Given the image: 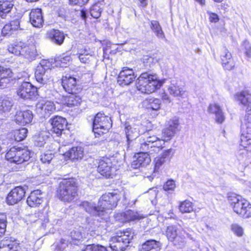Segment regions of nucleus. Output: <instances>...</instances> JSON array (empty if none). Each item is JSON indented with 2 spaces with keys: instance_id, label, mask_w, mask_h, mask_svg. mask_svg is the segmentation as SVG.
Listing matches in <instances>:
<instances>
[{
  "instance_id": "obj_43",
  "label": "nucleus",
  "mask_w": 251,
  "mask_h": 251,
  "mask_svg": "<svg viewBox=\"0 0 251 251\" xmlns=\"http://www.w3.org/2000/svg\"><path fill=\"white\" fill-rule=\"evenodd\" d=\"M7 217L5 214L0 213V236H2L6 230Z\"/></svg>"
},
{
  "instance_id": "obj_59",
  "label": "nucleus",
  "mask_w": 251,
  "mask_h": 251,
  "mask_svg": "<svg viewBox=\"0 0 251 251\" xmlns=\"http://www.w3.org/2000/svg\"><path fill=\"white\" fill-rule=\"evenodd\" d=\"M173 149H170L167 150H165L162 153L161 157H163L165 160L166 159L169 158L170 156L173 154Z\"/></svg>"
},
{
  "instance_id": "obj_37",
  "label": "nucleus",
  "mask_w": 251,
  "mask_h": 251,
  "mask_svg": "<svg viewBox=\"0 0 251 251\" xmlns=\"http://www.w3.org/2000/svg\"><path fill=\"white\" fill-rule=\"evenodd\" d=\"M122 215L124 218L123 221L124 222H128L140 219L138 213L131 210L125 211Z\"/></svg>"
},
{
  "instance_id": "obj_32",
  "label": "nucleus",
  "mask_w": 251,
  "mask_h": 251,
  "mask_svg": "<svg viewBox=\"0 0 251 251\" xmlns=\"http://www.w3.org/2000/svg\"><path fill=\"white\" fill-rule=\"evenodd\" d=\"M37 51L34 45H24L23 48L22 55L29 61L35 59L37 56Z\"/></svg>"
},
{
  "instance_id": "obj_48",
  "label": "nucleus",
  "mask_w": 251,
  "mask_h": 251,
  "mask_svg": "<svg viewBox=\"0 0 251 251\" xmlns=\"http://www.w3.org/2000/svg\"><path fill=\"white\" fill-rule=\"evenodd\" d=\"M47 111V115H50L55 111V106L54 103L50 101H44Z\"/></svg>"
},
{
  "instance_id": "obj_45",
  "label": "nucleus",
  "mask_w": 251,
  "mask_h": 251,
  "mask_svg": "<svg viewBox=\"0 0 251 251\" xmlns=\"http://www.w3.org/2000/svg\"><path fill=\"white\" fill-rule=\"evenodd\" d=\"M82 251H107L105 247L100 245L91 244L86 246Z\"/></svg>"
},
{
  "instance_id": "obj_62",
  "label": "nucleus",
  "mask_w": 251,
  "mask_h": 251,
  "mask_svg": "<svg viewBox=\"0 0 251 251\" xmlns=\"http://www.w3.org/2000/svg\"><path fill=\"white\" fill-rule=\"evenodd\" d=\"M244 45L245 46V54L248 57H251V47L249 46V43L245 42Z\"/></svg>"
},
{
  "instance_id": "obj_40",
  "label": "nucleus",
  "mask_w": 251,
  "mask_h": 251,
  "mask_svg": "<svg viewBox=\"0 0 251 251\" xmlns=\"http://www.w3.org/2000/svg\"><path fill=\"white\" fill-rule=\"evenodd\" d=\"M236 97L238 100L244 105L248 106V104L251 102V101L250 100L251 95L246 92H241L239 94L237 95Z\"/></svg>"
},
{
  "instance_id": "obj_41",
  "label": "nucleus",
  "mask_w": 251,
  "mask_h": 251,
  "mask_svg": "<svg viewBox=\"0 0 251 251\" xmlns=\"http://www.w3.org/2000/svg\"><path fill=\"white\" fill-rule=\"evenodd\" d=\"M24 46V44L21 42L17 43V44L11 45L8 47V50L10 52H11L16 55H22V52Z\"/></svg>"
},
{
  "instance_id": "obj_61",
  "label": "nucleus",
  "mask_w": 251,
  "mask_h": 251,
  "mask_svg": "<svg viewBox=\"0 0 251 251\" xmlns=\"http://www.w3.org/2000/svg\"><path fill=\"white\" fill-rule=\"evenodd\" d=\"M246 137L243 135H242L241 137V146H243L244 148L247 147V145L249 144H251V140L250 139H246Z\"/></svg>"
},
{
  "instance_id": "obj_39",
  "label": "nucleus",
  "mask_w": 251,
  "mask_h": 251,
  "mask_svg": "<svg viewBox=\"0 0 251 251\" xmlns=\"http://www.w3.org/2000/svg\"><path fill=\"white\" fill-rule=\"evenodd\" d=\"M179 210L181 213H190L193 211L192 203L189 201L181 202L179 205Z\"/></svg>"
},
{
  "instance_id": "obj_49",
  "label": "nucleus",
  "mask_w": 251,
  "mask_h": 251,
  "mask_svg": "<svg viewBox=\"0 0 251 251\" xmlns=\"http://www.w3.org/2000/svg\"><path fill=\"white\" fill-rule=\"evenodd\" d=\"M54 157L53 154L51 153H45L41 155L40 160L43 163L49 164Z\"/></svg>"
},
{
  "instance_id": "obj_11",
  "label": "nucleus",
  "mask_w": 251,
  "mask_h": 251,
  "mask_svg": "<svg viewBox=\"0 0 251 251\" xmlns=\"http://www.w3.org/2000/svg\"><path fill=\"white\" fill-rule=\"evenodd\" d=\"M47 62L45 61H42L37 66L35 72V77L36 80L40 83L46 84L50 78L51 70L49 66L46 65Z\"/></svg>"
},
{
  "instance_id": "obj_53",
  "label": "nucleus",
  "mask_w": 251,
  "mask_h": 251,
  "mask_svg": "<svg viewBox=\"0 0 251 251\" xmlns=\"http://www.w3.org/2000/svg\"><path fill=\"white\" fill-rule=\"evenodd\" d=\"M176 131L172 130V129H169L167 126L163 130V134L164 137L171 138L174 135Z\"/></svg>"
},
{
  "instance_id": "obj_18",
  "label": "nucleus",
  "mask_w": 251,
  "mask_h": 251,
  "mask_svg": "<svg viewBox=\"0 0 251 251\" xmlns=\"http://www.w3.org/2000/svg\"><path fill=\"white\" fill-rule=\"evenodd\" d=\"M178 228L177 226L172 225L168 226L166 229V236L168 240L171 242H174L175 244H178L180 245H183L184 237L179 235L177 232Z\"/></svg>"
},
{
  "instance_id": "obj_35",
  "label": "nucleus",
  "mask_w": 251,
  "mask_h": 251,
  "mask_svg": "<svg viewBox=\"0 0 251 251\" xmlns=\"http://www.w3.org/2000/svg\"><path fill=\"white\" fill-rule=\"evenodd\" d=\"M66 100V103L68 107H72L78 106L82 102V100L80 96L76 94H71Z\"/></svg>"
},
{
  "instance_id": "obj_9",
  "label": "nucleus",
  "mask_w": 251,
  "mask_h": 251,
  "mask_svg": "<svg viewBox=\"0 0 251 251\" xmlns=\"http://www.w3.org/2000/svg\"><path fill=\"white\" fill-rule=\"evenodd\" d=\"M93 130L99 135L107 132L112 126L111 118L101 112L97 113L93 119Z\"/></svg>"
},
{
  "instance_id": "obj_19",
  "label": "nucleus",
  "mask_w": 251,
  "mask_h": 251,
  "mask_svg": "<svg viewBox=\"0 0 251 251\" xmlns=\"http://www.w3.org/2000/svg\"><path fill=\"white\" fill-rule=\"evenodd\" d=\"M223 67L228 71L234 68L235 63L233 60L231 53L226 48L222 49L220 55Z\"/></svg>"
},
{
  "instance_id": "obj_30",
  "label": "nucleus",
  "mask_w": 251,
  "mask_h": 251,
  "mask_svg": "<svg viewBox=\"0 0 251 251\" xmlns=\"http://www.w3.org/2000/svg\"><path fill=\"white\" fill-rule=\"evenodd\" d=\"M47 36L52 43L58 45H61L65 39V35L63 32L53 29L49 31Z\"/></svg>"
},
{
  "instance_id": "obj_14",
  "label": "nucleus",
  "mask_w": 251,
  "mask_h": 251,
  "mask_svg": "<svg viewBox=\"0 0 251 251\" xmlns=\"http://www.w3.org/2000/svg\"><path fill=\"white\" fill-rule=\"evenodd\" d=\"M62 83L64 89L69 94H77L81 90V88L78 84L76 78L74 77H64Z\"/></svg>"
},
{
  "instance_id": "obj_3",
  "label": "nucleus",
  "mask_w": 251,
  "mask_h": 251,
  "mask_svg": "<svg viewBox=\"0 0 251 251\" xmlns=\"http://www.w3.org/2000/svg\"><path fill=\"white\" fill-rule=\"evenodd\" d=\"M149 133H145V138L139 139V148L141 151H146L154 155L158 153L163 148L165 139H160L155 135H149Z\"/></svg>"
},
{
  "instance_id": "obj_52",
  "label": "nucleus",
  "mask_w": 251,
  "mask_h": 251,
  "mask_svg": "<svg viewBox=\"0 0 251 251\" xmlns=\"http://www.w3.org/2000/svg\"><path fill=\"white\" fill-rule=\"evenodd\" d=\"M71 238L73 240H80L82 238L81 232L78 230H73L70 233Z\"/></svg>"
},
{
  "instance_id": "obj_55",
  "label": "nucleus",
  "mask_w": 251,
  "mask_h": 251,
  "mask_svg": "<svg viewBox=\"0 0 251 251\" xmlns=\"http://www.w3.org/2000/svg\"><path fill=\"white\" fill-rule=\"evenodd\" d=\"M71 57L70 56L62 54L58 58V61H60L62 65L67 64L71 60Z\"/></svg>"
},
{
  "instance_id": "obj_56",
  "label": "nucleus",
  "mask_w": 251,
  "mask_h": 251,
  "mask_svg": "<svg viewBox=\"0 0 251 251\" xmlns=\"http://www.w3.org/2000/svg\"><path fill=\"white\" fill-rule=\"evenodd\" d=\"M10 25L14 30L21 29L20 28V21L19 19H15L11 21Z\"/></svg>"
},
{
  "instance_id": "obj_17",
  "label": "nucleus",
  "mask_w": 251,
  "mask_h": 251,
  "mask_svg": "<svg viewBox=\"0 0 251 251\" xmlns=\"http://www.w3.org/2000/svg\"><path fill=\"white\" fill-rule=\"evenodd\" d=\"M150 154L147 152L144 151L136 154L134 156L135 160L131 163V167L135 169L147 166L151 162Z\"/></svg>"
},
{
  "instance_id": "obj_29",
  "label": "nucleus",
  "mask_w": 251,
  "mask_h": 251,
  "mask_svg": "<svg viewBox=\"0 0 251 251\" xmlns=\"http://www.w3.org/2000/svg\"><path fill=\"white\" fill-rule=\"evenodd\" d=\"M64 155L73 161L79 160L84 156V149L81 147H73L65 152Z\"/></svg>"
},
{
  "instance_id": "obj_28",
  "label": "nucleus",
  "mask_w": 251,
  "mask_h": 251,
  "mask_svg": "<svg viewBox=\"0 0 251 251\" xmlns=\"http://www.w3.org/2000/svg\"><path fill=\"white\" fill-rule=\"evenodd\" d=\"M12 76L13 73L10 69L0 66V89L6 87Z\"/></svg>"
},
{
  "instance_id": "obj_7",
  "label": "nucleus",
  "mask_w": 251,
  "mask_h": 251,
  "mask_svg": "<svg viewBox=\"0 0 251 251\" xmlns=\"http://www.w3.org/2000/svg\"><path fill=\"white\" fill-rule=\"evenodd\" d=\"M132 238L133 236L128 231L118 233L111 238L109 246L112 251H124Z\"/></svg>"
},
{
  "instance_id": "obj_22",
  "label": "nucleus",
  "mask_w": 251,
  "mask_h": 251,
  "mask_svg": "<svg viewBox=\"0 0 251 251\" xmlns=\"http://www.w3.org/2000/svg\"><path fill=\"white\" fill-rule=\"evenodd\" d=\"M29 21L34 27H40L43 26L44 20L41 9L36 8L31 10L29 14Z\"/></svg>"
},
{
  "instance_id": "obj_23",
  "label": "nucleus",
  "mask_w": 251,
  "mask_h": 251,
  "mask_svg": "<svg viewBox=\"0 0 251 251\" xmlns=\"http://www.w3.org/2000/svg\"><path fill=\"white\" fill-rule=\"evenodd\" d=\"M32 119V112L29 110L18 111L15 116L16 123L23 125L30 123Z\"/></svg>"
},
{
  "instance_id": "obj_33",
  "label": "nucleus",
  "mask_w": 251,
  "mask_h": 251,
  "mask_svg": "<svg viewBox=\"0 0 251 251\" xmlns=\"http://www.w3.org/2000/svg\"><path fill=\"white\" fill-rule=\"evenodd\" d=\"M14 102L11 98L8 97L1 98L0 99V113L9 112Z\"/></svg>"
},
{
  "instance_id": "obj_26",
  "label": "nucleus",
  "mask_w": 251,
  "mask_h": 251,
  "mask_svg": "<svg viewBox=\"0 0 251 251\" xmlns=\"http://www.w3.org/2000/svg\"><path fill=\"white\" fill-rule=\"evenodd\" d=\"M207 111L209 113L214 114L215 116V122L221 124L225 120V116L221 107L217 103L210 104L207 108Z\"/></svg>"
},
{
  "instance_id": "obj_27",
  "label": "nucleus",
  "mask_w": 251,
  "mask_h": 251,
  "mask_svg": "<svg viewBox=\"0 0 251 251\" xmlns=\"http://www.w3.org/2000/svg\"><path fill=\"white\" fill-rule=\"evenodd\" d=\"M42 193L40 190H35L32 191L28 197L26 202L30 207H38L43 201Z\"/></svg>"
},
{
  "instance_id": "obj_34",
  "label": "nucleus",
  "mask_w": 251,
  "mask_h": 251,
  "mask_svg": "<svg viewBox=\"0 0 251 251\" xmlns=\"http://www.w3.org/2000/svg\"><path fill=\"white\" fill-rule=\"evenodd\" d=\"M150 28L158 38L167 41L162 27L157 21H151Z\"/></svg>"
},
{
  "instance_id": "obj_15",
  "label": "nucleus",
  "mask_w": 251,
  "mask_h": 251,
  "mask_svg": "<svg viewBox=\"0 0 251 251\" xmlns=\"http://www.w3.org/2000/svg\"><path fill=\"white\" fill-rule=\"evenodd\" d=\"M49 122L51 125V131L55 133L57 136L62 134L67 125L66 119L60 116H55L50 119Z\"/></svg>"
},
{
  "instance_id": "obj_1",
  "label": "nucleus",
  "mask_w": 251,
  "mask_h": 251,
  "mask_svg": "<svg viewBox=\"0 0 251 251\" xmlns=\"http://www.w3.org/2000/svg\"><path fill=\"white\" fill-rule=\"evenodd\" d=\"M165 81V79L160 80L156 74L145 72L141 74L137 79L136 86L141 93L151 94L159 89Z\"/></svg>"
},
{
  "instance_id": "obj_54",
  "label": "nucleus",
  "mask_w": 251,
  "mask_h": 251,
  "mask_svg": "<svg viewBox=\"0 0 251 251\" xmlns=\"http://www.w3.org/2000/svg\"><path fill=\"white\" fill-rule=\"evenodd\" d=\"M14 30L12 27L11 26L10 24L5 25L3 28L1 29V33L5 36L6 35L10 34L11 31Z\"/></svg>"
},
{
  "instance_id": "obj_24",
  "label": "nucleus",
  "mask_w": 251,
  "mask_h": 251,
  "mask_svg": "<svg viewBox=\"0 0 251 251\" xmlns=\"http://www.w3.org/2000/svg\"><path fill=\"white\" fill-rule=\"evenodd\" d=\"M19 244L11 238L5 237L0 242V251H20Z\"/></svg>"
},
{
  "instance_id": "obj_25",
  "label": "nucleus",
  "mask_w": 251,
  "mask_h": 251,
  "mask_svg": "<svg viewBox=\"0 0 251 251\" xmlns=\"http://www.w3.org/2000/svg\"><path fill=\"white\" fill-rule=\"evenodd\" d=\"M13 0H2L0 1V17L2 19H9L13 8Z\"/></svg>"
},
{
  "instance_id": "obj_57",
  "label": "nucleus",
  "mask_w": 251,
  "mask_h": 251,
  "mask_svg": "<svg viewBox=\"0 0 251 251\" xmlns=\"http://www.w3.org/2000/svg\"><path fill=\"white\" fill-rule=\"evenodd\" d=\"M166 160H165L163 157H159L156 159L155 164V169H159V167L163 164Z\"/></svg>"
},
{
  "instance_id": "obj_4",
  "label": "nucleus",
  "mask_w": 251,
  "mask_h": 251,
  "mask_svg": "<svg viewBox=\"0 0 251 251\" xmlns=\"http://www.w3.org/2000/svg\"><path fill=\"white\" fill-rule=\"evenodd\" d=\"M122 198L124 201L123 204H126V193L124 191L106 193L100 198L98 202L99 207L107 215V219L109 216L106 210L112 209L116 207L118 201Z\"/></svg>"
},
{
  "instance_id": "obj_20",
  "label": "nucleus",
  "mask_w": 251,
  "mask_h": 251,
  "mask_svg": "<svg viewBox=\"0 0 251 251\" xmlns=\"http://www.w3.org/2000/svg\"><path fill=\"white\" fill-rule=\"evenodd\" d=\"M36 89L27 82H23L18 90V95L23 99H30L34 95Z\"/></svg>"
},
{
  "instance_id": "obj_21",
  "label": "nucleus",
  "mask_w": 251,
  "mask_h": 251,
  "mask_svg": "<svg viewBox=\"0 0 251 251\" xmlns=\"http://www.w3.org/2000/svg\"><path fill=\"white\" fill-rule=\"evenodd\" d=\"M168 90L170 95L175 97L184 98L187 95L185 87L183 86L179 85L176 80H171Z\"/></svg>"
},
{
  "instance_id": "obj_2",
  "label": "nucleus",
  "mask_w": 251,
  "mask_h": 251,
  "mask_svg": "<svg viewBox=\"0 0 251 251\" xmlns=\"http://www.w3.org/2000/svg\"><path fill=\"white\" fill-rule=\"evenodd\" d=\"M78 185L75 178L63 179L59 184L57 196L61 201L70 203L77 195Z\"/></svg>"
},
{
  "instance_id": "obj_51",
  "label": "nucleus",
  "mask_w": 251,
  "mask_h": 251,
  "mask_svg": "<svg viewBox=\"0 0 251 251\" xmlns=\"http://www.w3.org/2000/svg\"><path fill=\"white\" fill-rule=\"evenodd\" d=\"M68 241L64 239H61L60 242L57 244L55 251H63L65 248L68 247Z\"/></svg>"
},
{
  "instance_id": "obj_36",
  "label": "nucleus",
  "mask_w": 251,
  "mask_h": 251,
  "mask_svg": "<svg viewBox=\"0 0 251 251\" xmlns=\"http://www.w3.org/2000/svg\"><path fill=\"white\" fill-rule=\"evenodd\" d=\"M28 130L25 128H22L15 130L12 135L14 139L17 142H20L24 140L27 136Z\"/></svg>"
},
{
  "instance_id": "obj_6",
  "label": "nucleus",
  "mask_w": 251,
  "mask_h": 251,
  "mask_svg": "<svg viewBox=\"0 0 251 251\" xmlns=\"http://www.w3.org/2000/svg\"><path fill=\"white\" fill-rule=\"evenodd\" d=\"M141 126L137 124L129 125L128 123L125 124V131L126 138V149L127 150H137L139 148V142L136 138L140 134V128Z\"/></svg>"
},
{
  "instance_id": "obj_60",
  "label": "nucleus",
  "mask_w": 251,
  "mask_h": 251,
  "mask_svg": "<svg viewBox=\"0 0 251 251\" xmlns=\"http://www.w3.org/2000/svg\"><path fill=\"white\" fill-rule=\"evenodd\" d=\"M209 14V20L212 23H217L219 21V18L217 14L212 13L208 12Z\"/></svg>"
},
{
  "instance_id": "obj_5",
  "label": "nucleus",
  "mask_w": 251,
  "mask_h": 251,
  "mask_svg": "<svg viewBox=\"0 0 251 251\" xmlns=\"http://www.w3.org/2000/svg\"><path fill=\"white\" fill-rule=\"evenodd\" d=\"M228 201L233 211L244 218L251 217V205L246 200L235 195L228 197Z\"/></svg>"
},
{
  "instance_id": "obj_63",
  "label": "nucleus",
  "mask_w": 251,
  "mask_h": 251,
  "mask_svg": "<svg viewBox=\"0 0 251 251\" xmlns=\"http://www.w3.org/2000/svg\"><path fill=\"white\" fill-rule=\"evenodd\" d=\"M89 0H70V2L72 4L83 5L86 3Z\"/></svg>"
},
{
  "instance_id": "obj_44",
  "label": "nucleus",
  "mask_w": 251,
  "mask_h": 251,
  "mask_svg": "<svg viewBox=\"0 0 251 251\" xmlns=\"http://www.w3.org/2000/svg\"><path fill=\"white\" fill-rule=\"evenodd\" d=\"M176 187V185L175 181L173 179H169L163 185V189L164 191L168 192L169 193H171L174 191Z\"/></svg>"
},
{
  "instance_id": "obj_50",
  "label": "nucleus",
  "mask_w": 251,
  "mask_h": 251,
  "mask_svg": "<svg viewBox=\"0 0 251 251\" xmlns=\"http://www.w3.org/2000/svg\"><path fill=\"white\" fill-rule=\"evenodd\" d=\"M178 125L179 123L178 119L175 118L168 121L166 126L169 129H172V130L176 132L177 129Z\"/></svg>"
},
{
  "instance_id": "obj_16",
  "label": "nucleus",
  "mask_w": 251,
  "mask_h": 251,
  "mask_svg": "<svg viewBox=\"0 0 251 251\" xmlns=\"http://www.w3.org/2000/svg\"><path fill=\"white\" fill-rule=\"evenodd\" d=\"M25 194V190L23 187L18 186L14 188L7 195L6 198L7 203L9 205L17 203L24 198Z\"/></svg>"
},
{
  "instance_id": "obj_64",
  "label": "nucleus",
  "mask_w": 251,
  "mask_h": 251,
  "mask_svg": "<svg viewBox=\"0 0 251 251\" xmlns=\"http://www.w3.org/2000/svg\"><path fill=\"white\" fill-rule=\"evenodd\" d=\"M82 51H80V52L78 53V58L81 62L86 63L88 60V58L86 57V56L87 55L85 54H82Z\"/></svg>"
},
{
  "instance_id": "obj_12",
  "label": "nucleus",
  "mask_w": 251,
  "mask_h": 251,
  "mask_svg": "<svg viewBox=\"0 0 251 251\" xmlns=\"http://www.w3.org/2000/svg\"><path fill=\"white\" fill-rule=\"evenodd\" d=\"M80 206L86 212L92 215L100 217L101 219L105 220L107 219V215L102 210H101L99 203L96 206L93 202L84 201L80 203Z\"/></svg>"
},
{
  "instance_id": "obj_8",
  "label": "nucleus",
  "mask_w": 251,
  "mask_h": 251,
  "mask_svg": "<svg viewBox=\"0 0 251 251\" xmlns=\"http://www.w3.org/2000/svg\"><path fill=\"white\" fill-rule=\"evenodd\" d=\"M30 157V152L29 151L16 147L11 148L5 154L7 160L17 164L28 161Z\"/></svg>"
},
{
  "instance_id": "obj_47",
  "label": "nucleus",
  "mask_w": 251,
  "mask_h": 251,
  "mask_svg": "<svg viewBox=\"0 0 251 251\" xmlns=\"http://www.w3.org/2000/svg\"><path fill=\"white\" fill-rule=\"evenodd\" d=\"M101 8L98 5H93L90 10L91 15L94 18L97 19L101 15Z\"/></svg>"
},
{
  "instance_id": "obj_10",
  "label": "nucleus",
  "mask_w": 251,
  "mask_h": 251,
  "mask_svg": "<svg viewBox=\"0 0 251 251\" xmlns=\"http://www.w3.org/2000/svg\"><path fill=\"white\" fill-rule=\"evenodd\" d=\"M116 168L114 167L111 159L108 157H103L99 162L98 171L105 177H112Z\"/></svg>"
},
{
  "instance_id": "obj_42",
  "label": "nucleus",
  "mask_w": 251,
  "mask_h": 251,
  "mask_svg": "<svg viewBox=\"0 0 251 251\" xmlns=\"http://www.w3.org/2000/svg\"><path fill=\"white\" fill-rule=\"evenodd\" d=\"M36 107L37 113L41 117L46 118L49 117V115H47V111L43 101L38 102Z\"/></svg>"
},
{
  "instance_id": "obj_31",
  "label": "nucleus",
  "mask_w": 251,
  "mask_h": 251,
  "mask_svg": "<svg viewBox=\"0 0 251 251\" xmlns=\"http://www.w3.org/2000/svg\"><path fill=\"white\" fill-rule=\"evenodd\" d=\"M161 243L156 240L151 239L146 241L139 248V251H159Z\"/></svg>"
},
{
  "instance_id": "obj_13",
  "label": "nucleus",
  "mask_w": 251,
  "mask_h": 251,
  "mask_svg": "<svg viewBox=\"0 0 251 251\" xmlns=\"http://www.w3.org/2000/svg\"><path fill=\"white\" fill-rule=\"evenodd\" d=\"M136 77L132 69L124 67L118 75L117 81L121 86L128 85L134 81Z\"/></svg>"
},
{
  "instance_id": "obj_38",
  "label": "nucleus",
  "mask_w": 251,
  "mask_h": 251,
  "mask_svg": "<svg viewBox=\"0 0 251 251\" xmlns=\"http://www.w3.org/2000/svg\"><path fill=\"white\" fill-rule=\"evenodd\" d=\"M145 103H148V108L153 110H158L160 108V100L157 99H150L147 100Z\"/></svg>"
},
{
  "instance_id": "obj_46",
  "label": "nucleus",
  "mask_w": 251,
  "mask_h": 251,
  "mask_svg": "<svg viewBox=\"0 0 251 251\" xmlns=\"http://www.w3.org/2000/svg\"><path fill=\"white\" fill-rule=\"evenodd\" d=\"M231 229L234 234L238 237H241L243 235L244 230L243 228L237 224H232L231 226Z\"/></svg>"
},
{
  "instance_id": "obj_58",
  "label": "nucleus",
  "mask_w": 251,
  "mask_h": 251,
  "mask_svg": "<svg viewBox=\"0 0 251 251\" xmlns=\"http://www.w3.org/2000/svg\"><path fill=\"white\" fill-rule=\"evenodd\" d=\"M45 143V139L40 135L37 137L35 139V145L37 146L42 147Z\"/></svg>"
}]
</instances>
